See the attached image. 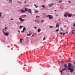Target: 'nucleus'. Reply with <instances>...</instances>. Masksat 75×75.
<instances>
[{
	"instance_id": "1",
	"label": "nucleus",
	"mask_w": 75,
	"mask_h": 75,
	"mask_svg": "<svg viewBox=\"0 0 75 75\" xmlns=\"http://www.w3.org/2000/svg\"><path fill=\"white\" fill-rule=\"evenodd\" d=\"M72 67V64L71 63H69V64L67 66V67L68 68V69L69 70H70L71 69V67Z\"/></svg>"
},
{
	"instance_id": "2",
	"label": "nucleus",
	"mask_w": 75,
	"mask_h": 75,
	"mask_svg": "<svg viewBox=\"0 0 75 75\" xmlns=\"http://www.w3.org/2000/svg\"><path fill=\"white\" fill-rule=\"evenodd\" d=\"M28 12L29 13L31 14H33V12H32V11H31V9H28Z\"/></svg>"
},
{
	"instance_id": "3",
	"label": "nucleus",
	"mask_w": 75,
	"mask_h": 75,
	"mask_svg": "<svg viewBox=\"0 0 75 75\" xmlns=\"http://www.w3.org/2000/svg\"><path fill=\"white\" fill-rule=\"evenodd\" d=\"M48 17L50 20H51V19H53L54 18V17H53V16H52V15H48V16H47V17Z\"/></svg>"
},
{
	"instance_id": "4",
	"label": "nucleus",
	"mask_w": 75,
	"mask_h": 75,
	"mask_svg": "<svg viewBox=\"0 0 75 75\" xmlns=\"http://www.w3.org/2000/svg\"><path fill=\"white\" fill-rule=\"evenodd\" d=\"M20 21H21V23H23V21H25V19H22L21 18H19Z\"/></svg>"
},
{
	"instance_id": "5",
	"label": "nucleus",
	"mask_w": 75,
	"mask_h": 75,
	"mask_svg": "<svg viewBox=\"0 0 75 75\" xmlns=\"http://www.w3.org/2000/svg\"><path fill=\"white\" fill-rule=\"evenodd\" d=\"M64 68H65L64 69H65L66 71H67L68 69V68H67V64H64Z\"/></svg>"
},
{
	"instance_id": "6",
	"label": "nucleus",
	"mask_w": 75,
	"mask_h": 75,
	"mask_svg": "<svg viewBox=\"0 0 75 75\" xmlns=\"http://www.w3.org/2000/svg\"><path fill=\"white\" fill-rule=\"evenodd\" d=\"M9 34V33L6 32H6L4 33V35H5V36H8Z\"/></svg>"
},
{
	"instance_id": "7",
	"label": "nucleus",
	"mask_w": 75,
	"mask_h": 75,
	"mask_svg": "<svg viewBox=\"0 0 75 75\" xmlns=\"http://www.w3.org/2000/svg\"><path fill=\"white\" fill-rule=\"evenodd\" d=\"M68 13L67 12H65L64 14V17H68Z\"/></svg>"
},
{
	"instance_id": "8",
	"label": "nucleus",
	"mask_w": 75,
	"mask_h": 75,
	"mask_svg": "<svg viewBox=\"0 0 75 75\" xmlns=\"http://www.w3.org/2000/svg\"><path fill=\"white\" fill-rule=\"evenodd\" d=\"M65 70V69H63L62 70L60 71V73H62V72H63V71H64Z\"/></svg>"
},
{
	"instance_id": "9",
	"label": "nucleus",
	"mask_w": 75,
	"mask_h": 75,
	"mask_svg": "<svg viewBox=\"0 0 75 75\" xmlns=\"http://www.w3.org/2000/svg\"><path fill=\"white\" fill-rule=\"evenodd\" d=\"M69 70L70 72L71 73L73 72V71H74V70H73L72 69H71V68H70V70Z\"/></svg>"
},
{
	"instance_id": "10",
	"label": "nucleus",
	"mask_w": 75,
	"mask_h": 75,
	"mask_svg": "<svg viewBox=\"0 0 75 75\" xmlns=\"http://www.w3.org/2000/svg\"><path fill=\"white\" fill-rule=\"evenodd\" d=\"M21 13H24L25 12V10H23L22 9L21 10Z\"/></svg>"
},
{
	"instance_id": "11",
	"label": "nucleus",
	"mask_w": 75,
	"mask_h": 75,
	"mask_svg": "<svg viewBox=\"0 0 75 75\" xmlns=\"http://www.w3.org/2000/svg\"><path fill=\"white\" fill-rule=\"evenodd\" d=\"M53 5H54V4H50L49 5V7H51V6H53Z\"/></svg>"
},
{
	"instance_id": "12",
	"label": "nucleus",
	"mask_w": 75,
	"mask_h": 75,
	"mask_svg": "<svg viewBox=\"0 0 75 75\" xmlns=\"http://www.w3.org/2000/svg\"><path fill=\"white\" fill-rule=\"evenodd\" d=\"M71 16H72V15L71 14H68V17H71Z\"/></svg>"
},
{
	"instance_id": "13",
	"label": "nucleus",
	"mask_w": 75,
	"mask_h": 75,
	"mask_svg": "<svg viewBox=\"0 0 75 75\" xmlns=\"http://www.w3.org/2000/svg\"><path fill=\"white\" fill-rule=\"evenodd\" d=\"M38 33H40V31H41V29H40V28H39V29H38Z\"/></svg>"
},
{
	"instance_id": "14",
	"label": "nucleus",
	"mask_w": 75,
	"mask_h": 75,
	"mask_svg": "<svg viewBox=\"0 0 75 75\" xmlns=\"http://www.w3.org/2000/svg\"><path fill=\"white\" fill-rule=\"evenodd\" d=\"M36 18H40V16H36Z\"/></svg>"
},
{
	"instance_id": "15",
	"label": "nucleus",
	"mask_w": 75,
	"mask_h": 75,
	"mask_svg": "<svg viewBox=\"0 0 75 75\" xmlns=\"http://www.w3.org/2000/svg\"><path fill=\"white\" fill-rule=\"evenodd\" d=\"M25 12L27 11H28V10L27 9V8H25Z\"/></svg>"
},
{
	"instance_id": "16",
	"label": "nucleus",
	"mask_w": 75,
	"mask_h": 75,
	"mask_svg": "<svg viewBox=\"0 0 75 75\" xmlns=\"http://www.w3.org/2000/svg\"><path fill=\"white\" fill-rule=\"evenodd\" d=\"M25 30H26V28H25V27H24L23 29V30L24 31Z\"/></svg>"
},
{
	"instance_id": "17",
	"label": "nucleus",
	"mask_w": 75,
	"mask_h": 75,
	"mask_svg": "<svg viewBox=\"0 0 75 75\" xmlns=\"http://www.w3.org/2000/svg\"><path fill=\"white\" fill-rule=\"evenodd\" d=\"M49 28H52L54 27L53 26H50L49 27Z\"/></svg>"
},
{
	"instance_id": "18",
	"label": "nucleus",
	"mask_w": 75,
	"mask_h": 75,
	"mask_svg": "<svg viewBox=\"0 0 75 75\" xmlns=\"http://www.w3.org/2000/svg\"><path fill=\"white\" fill-rule=\"evenodd\" d=\"M34 6H35V8H37L38 7V6H37V5H35V4H34Z\"/></svg>"
},
{
	"instance_id": "19",
	"label": "nucleus",
	"mask_w": 75,
	"mask_h": 75,
	"mask_svg": "<svg viewBox=\"0 0 75 75\" xmlns=\"http://www.w3.org/2000/svg\"><path fill=\"white\" fill-rule=\"evenodd\" d=\"M22 27H23V26H20L19 28H20V29H21Z\"/></svg>"
},
{
	"instance_id": "20",
	"label": "nucleus",
	"mask_w": 75,
	"mask_h": 75,
	"mask_svg": "<svg viewBox=\"0 0 75 75\" xmlns=\"http://www.w3.org/2000/svg\"><path fill=\"white\" fill-rule=\"evenodd\" d=\"M9 2L10 3H12V0H9Z\"/></svg>"
},
{
	"instance_id": "21",
	"label": "nucleus",
	"mask_w": 75,
	"mask_h": 75,
	"mask_svg": "<svg viewBox=\"0 0 75 75\" xmlns=\"http://www.w3.org/2000/svg\"><path fill=\"white\" fill-rule=\"evenodd\" d=\"M31 35V33H30V34H28L27 35L28 36H30V35Z\"/></svg>"
},
{
	"instance_id": "22",
	"label": "nucleus",
	"mask_w": 75,
	"mask_h": 75,
	"mask_svg": "<svg viewBox=\"0 0 75 75\" xmlns=\"http://www.w3.org/2000/svg\"><path fill=\"white\" fill-rule=\"evenodd\" d=\"M74 67H75V66H72L71 68V69H74Z\"/></svg>"
},
{
	"instance_id": "23",
	"label": "nucleus",
	"mask_w": 75,
	"mask_h": 75,
	"mask_svg": "<svg viewBox=\"0 0 75 75\" xmlns=\"http://www.w3.org/2000/svg\"><path fill=\"white\" fill-rule=\"evenodd\" d=\"M18 4H21V3H22V2H21L20 1H18Z\"/></svg>"
},
{
	"instance_id": "24",
	"label": "nucleus",
	"mask_w": 75,
	"mask_h": 75,
	"mask_svg": "<svg viewBox=\"0 0 75 75\" xmlns=\"http://www.w3.org/2000/svg\"><path fill=\"white\" fill-rule=\"evenodd\" d=\"M45 6L44 5H42V8H45Z\"/></svg>"
},
{
	"instance_id": "25",
	"label": "nucleus",
	"mask_w": 75,
	"mask_h": 75,
	"mask_svg": "<svg viewBox=\"0 0 75 75\" xmlns=\"http://www.w3.org/2000/svg\"><path fill=\"white\" fill-rule=\"evenodd\" d=\"M34 11L35 13H37L38 12V10Z\"/></svg>"
},
{
	"instance_id": "26",
	"label": "nucleus",
	"mask_w": 75,
	"mask_h": 75,
	"mask_svg": "<svg viewBox=\"0 0 75 75\" xmlns=\"http://www.w3.org/2000/svg\"><path fill=\"white\" fill-rule=\"evenodd\" d=\"M22 40H23V39L21 38L20 39V42H22Z\"/></svg>"
},
{
	"instance_id": "27",
	"label": "nucleus",
	"mask_w": 75,
	"mask_h": 75,
	"mask_svg": "<svg viewBox=\"0 0 75 75\" xmlns=\"http://www.w3.org/2000/svg\"><path fill=\"white\" fill-rule=\"evenodd\" d=\"M57 27H58V28H59V24H57Z\"/></svg>"
},
{
	"instance_id": "28",
	"label": "nucleus",
	"mask_w": 75,
	"mask_h": 75,
	"mask_svg": "<svg viewBox=\"0 0 75 75\" xmlns=\"http://www.w3.org/2000/svg\"><path fill=\"white\" fill-rule=\"evenodd\" d=\"M44 22V20H42V21L40 22V23H43Z\"/></svg>"
},
{
	"instance_id": "29",
	"label": "nucleus",
	"mask_w": 75,
	"mask_h": 75,
	"mask_svg": "<svg viewBox=\"0 0 75 75\" xmlns=\"http://www.w3.org/2000/svg\"><path fill=\"white\" fill-rule=\"evenodd\" d=\"M1 16V13L0 12V17Z\"/></svg>"
},
{
	"instance_id": "30",
	"label": "nucleus",
	"mask_w": 75,
	"mask_h": 75,
	"mask_svg": "<svg viewBox=\"0 0 75 75\" xmlns=\"http://www.w3.org/2000/svg\"><path fill=\"white\" fill-rule=\"evenodd\" d=\"M24 30H22V31H21V32L22 33H24Z\"/></svg>"
},
{
	"instance_id": "31",
	"label": "nucleus",
	"mask_w": 75,
	"mask_h": 75,
	"mask_svg": "<svg viewBox=\"0 0 75 75\" xmlns=\"http://www.w3.org/2000/svg\"><path fill=\"white\" fill-rule=\"evenodd\" d=\"M21 16L25 17V16H26V15H22V16Z\"/></svg>"
},
{
	"instance_id": "32",
	"label": "nucleus",
	"mask_w": 75,
	"mask_h": 75,
	"mask_svg": "<svg viewBox=\"0 0 75 75\" xmlns=\"http://www.w3.org/2000/svg\"><path fill=\"white\" fill-rule=\"evenodd\" d=\"M59 34H61V35H62V34H63V33H62V32H61L60 33H59Z\"/></svg>"
},
{
	"instance_id": "33",
	"label": "nucleus",
	"mask_w": 75,
	"mask_h": 75,
	"mask_svg": "<svg viewBox=\"0 0 75 75\" xmlns=\"http://www.w3.org/2000/svg\"><path fill=\"white\" fill-rule=\"evenodd\" d=\"M72 33H73V34H75V33L73 32V31H72Z\"/></svg>"
},
{
	"instance_id": "34",
	"label": "nucleus",
	"mask_w": 75,
	"mask_h": 75,
	"mask_svg": "<svg viewBox=\"0 0 75 75\" xmlns=\"http://www.w3.org/2000/svg\"><path fill=\"white\" fill-rule=\"evenodd\" d=\"M45 37H44L43 38V41H44V40H45Z\"/></svg>"
},
{
	"instance_id": "35",
	"label": "nucleus",
	"mask_w": 75,
	"mask_h": 75,
	"mask_svg": "<svg viewBox=\"0 0 75 75\" xmlns=\"http://www.w3.org/2000/svg\"><path fill=\"white\" fill-rule=\"evenodd\" d=\"M73 26L74 27H75V23L73 24Z\"/></svg>"
},
{
	"instance_id": "36",
	"label": "nucleus",
	"mask_w": 75,
	"mask_h": 75,
	"mask_svg": "<svg viewBox=\"0 0 75 75\" xmlns=\"http://www.w3.org/2000/svg\"><path fill=\"white\" fill-rule=\"evenodd\" d=\"M60 30L62 31H63V29H62V28H60Z\"/></svg>"
},
{
	"instance_id": "37",
	"label": "nucleus",
	"mask_w": 75,
	"mask_h": 75,
	"mask_svg": "<svg viewBox=\"0 0 75 75\" xmlns=\"http://www.w3.org/2000/svg\"><path fill=\"white\" fill-rule=\"evenodd\" d=\"M69 3H71V1H69Z\"/></svg>"
},
{
	"instance_id": "38",
	"label": "nucleus",
	"mask_w": 75,
	"mask_h": 75,
	"mask_svg": "<svg viewBox=\"0 0 75 75\" xmlns=\"http://www.w3.org/2000/svg\"><path fill=\"white\" fill-rule=\"evenodd\" d=\"M59 31V29H57V31Z\"/></svg>"
},
{
	"instance_id": "39",
	"label": "nucleus",
	"mask_w": 75,
	"mask_h": 75,
	"mask_svg": "<svg viewBox=\"0 0 75 75\" xmlns=\"http://www.w3.org/2000/svg\"><path fill=\"white\" fill-rule=\"evenodd\" d=\"M59 1L60 3H61V2H62V0H60Z\"/></svg>"
},
{
	"instance_id": "40",
	"label": "nucleus",
	"mask_w": 75,
	"mask_h": 75,
	"mask_svg": "<svg viewBox=\"0 0 75 75\" xmlns=\"http://www.w3.org/2000/svg\"><path fill=\"white\" fill-rule=\"evenodd\" d=\"M18 33H20V30H18Z\"/></svg>"
},
{
	"instance_id": "41",
	"label": "nucleus",
	"mask_w": 75,
	"mask_h": 75,
	"mask_svg": "<svg viewBox=\"0 0 75 75\" xmlns=\"http://www.w3.org/2000/svg\"><path fill=\"white\" fill-rule=\"evenodd\" d=\"M34 28H35V29H36L37 28V27H34Z\"/></svg>"
},
{
	"instance_id": "42",
	"label": "nucleus",
	"mask_w": 75,
	"mask_h": 75,
	"mask_svg": "<svg viewBox=\"0 0 75 75\" xmlns=\"http://www.w3.org/2000/svg\"><path fill=\"white\" fill-rule=\"evenodd\" d=\"M3 30H4V31H6V29H3Z\"/></svg>"
},
{
	"instance_id": "43",
	"label": "nucleus",
	"mask_w": 75,
	"mask_h": 75,
	"mask_svg": "<svg viewBox=\"0 0 75 75\" xmlns=\"http://www.w3.org/2000/svg\"><path fill=\"white\" fill-rule=\"evenodd\" d=\"M73 32H75V30H73Z\"/></svg>"
},
{
	"instance_id": "44",
	"label": "nucleus",
	"mask_w": 75,
	"mask_h": 75,
	"mask_svg": "<svg viewBox=\"0 0 75 75\" xmlns=\"http://www.w3.org/2000/svg\"><path fill=\"white\" fill-rule=\"evenodd\" d=\"M2 32H3V33H4H4H5V32H4V31H2Z\"/></svg>"
},
{
	"instance_id": "45",
	"label": "nucleus",
	"mask_w": 75,
	"mask_h": 75,
	"mask_svg": "<svg viewBox=\"0 0 75 75\" xmlns=\"http://www.w3.org/2000/svg\"><path fill=\"white\" fill-rule=\"evenodd\" d=\"M65 33L66 34H68V32H66Z\"/></svg>"
},
{
	"instance_id": "46",
	"label": "nucleus",
	"mask_w": 75,
	"mask_h": 75,
	"mask_svg": "<svg viewBox=\"0 0 75 75\" xmlns=\"http://www.w3.org/2000/svg\"><path fill=\"white\" fill-rule=\"evenodd\" d=\"M11 20H13V18H11Z\"/></svg>"
},
{
	"instance_id": "47",
	"label": "nucleus",
	"mask_w": 75,
	"mask_h": 75,
	"mask_svg": "<svg viewBox=\"0 0 75 75\" xmlns=\"http://www.w3.org/2000/svg\"><path fill=\"white\" fill-rule=\"evenodd\" d=\"M7 28L5 27V29H7Z\"/></svg>"
},
{
	"instance_id": "48",
	"label": "nucleus",
	"mask_w": 75,
	"mask_h": 75,
	"mask_svg": "<svg viewBox=\"0 0 75 75\" xmlns=\"http://www.w3.org/2000/svg\"><path fill=\"white\" fill-rule=\"evenodd\" d=\"M63 34L64 35H65V33H64Z\"/></svg>"
},
{
	"instance_id": "49",
	"label": "nucleus",
	"mask_w": 75,
	"mask_h": 75,
	"mask_svg": "<svg viewBox=\"0 0 75 75\" xmlns=\"http://www.w3.org/2000/svg\"><path fill=\"white\" fill-rule=\"evenodd\" d=\"M26 3V1H25L24 3V4H25V3Z\"/></svg>"
},
{
	"instance_id": "50",
	"label": "nucleus",
	"mask_w": 75,
	"mask_h": 75,
	"mask_svg": "<svg viewBox=\"0 0 75 75\" xmlns=\"http://www.w3.org/2000/svg\"><path fill=\"white\" fill-rule=\"evenodd\" d=\"M63 27H66V26H64Z\"/></svg>"
},
{
	"instance_id": "51",
	"label": "nucleus",
	"mask_w": 75,
	"mask_h": 75,
	"mask_svg": "<svg viewBox=\"0 0 75 75\" xmlns=\"http://www.w3.org/2000/svg\"><path fill=\"white\" fill-rule=\"evenodd\" d=\"M54 11H57V10H54Z\"/></svg>"
},
{
	"instance_id": "52",
	"label": "nucleus",
	"mask_w": 75,
	"mask_h": 75,
	"mask_svg": "<svg viewBox=\"0 0 75 75\" xmlns=\"http://www.w3.org/2000/svg\"><path fill=\"white\" fill-rule=\"evenodd\" d=\"M74 16H75V14H74Z\"/></svg>"
},
{
	"instance_id": "53",
	"label": "nucleus",
	"mask_w": 75,
	"mask_h": 75,
	"mask_svg": "<svg viewBox=\"0 0 75 75\" xmlns=\"http://www.w3.org/2000/svg\"><path fill=\"white\" fill-rule=\"evenodd\" d=\"M45 14V13H44V14Z\"/></svg>"
},
{
	"instance_id": "54",
	"label": "nucleus",
	"mask_w": 75,
	"mask_h": 75,
	"mask_svg": "<svg viewBox=\"0 0 75 75\" xmlns=\"http://www.w3.org/2000/svg\"><path fill=\"white\" fill-rule=\"evenodd\" d=\"M33 35H34V34H33V35H32V36H33Z\"/></svg>"
},
{
	"instance_id": "55",
	"label": "nucleus",
	"mask_w": 75,
	"mask_h": 75,
	"mask_svg": "<svg viewBox=\"0 0 75 75\" xmlns=\"http://www.w3.org/2000/svg\"><path fill=\"white\" fill-rule=\"evenodd\" d=\"M26 42H28V41Z\"/></svg>"
},
{
	"instance_id": "56",
	"label": "nucleus",
	"mask_w": 75,
	"mask_h": 75,
	"mask_svg": "<svg viewBox=\"0 0 75 75\" xmlns=\"http://www.w3.org/2000/svg\"><path fill=\"white\" fill-rule=\"evenodd\" d=\"M67 75H68V74H67Z\"/></svg>"
},
{
	"instance_id": "57",
	"label": "nucleus",
	"mask_w": 75,
	"mask_h": 75,
	"mask_svg": "<svg viewBox=\"0 0 75 75\" xmlns=\"http://www.w3.org/2000/svg\"><path fill=\"white\" fill-rule=\"evenodd\" d=\"M6 1H8V0H6Z\"/></svg>"
},
{
	"instance_id": "58",
	"label": "nucleus",
	"mask_w": 75,
	"mask_h": 75,
	"mask_svg": "<svg viewBox=\"0 0 75 75\" xmlns=\"http://www.w3.org/2000/svg\"><path fill=\"white\" fill-rule=\"evenodd\" d=\"M55 31H57V30H56Z\"/></svg>"
},
{
	"instance_id": "59",
	"label": "nucleus",
	"mask_w": 75,
	"mask_h": 75,
	"mask_svg": "<svg viewBox=\"0 0 75 75\" xmlns=\"http://www.w3.org/2000/svg\"><path fill=\"white\" fill-rule=\"evenodd\" d=\"M74 64H75V62H74Z\"/></svg>"
},
{
	"instance_id": "60",
	"label": "nucleus",
	"mask_w": 75,
	"mask_h": 75,
	"mask_svg": "<svg viewBox=\"0 0 75 75\" xmlns=\"http://www.w3.org/2000/svg\"><path fill=\"white\" fill-rule=\"evenodd\" d=\"M56 27H57V25H56Z\"/></svg>"
},
{
	"instance_id": "61",
	"label": "nucleus",
	"mask_w": 75,
	"mask_h": 75,
	"mask_svg": "<svg viewBox=\"0 0 75 75\" xmlns=\"http://www.w3.org/2000/svg\"><path fill=\"white\" fill-rule=\"evenodd\" d=\"M9 24H10V23H9Z\"/></svg>"
}]
</instances>
